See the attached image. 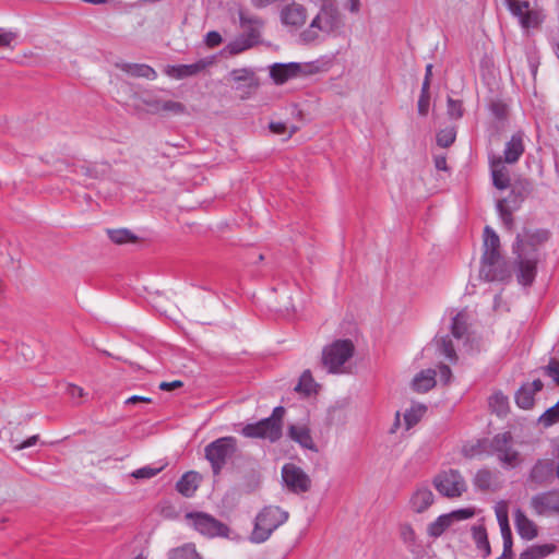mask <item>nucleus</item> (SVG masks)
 Instances as JSON below:
<instances>
[{
    "label": "nucleus",
    "instance_id": "f257e3e1",
    "mask_svg": "<svg viewBox=\"0 0 559 559\" xmlns=\"http://www.w3.org/2000/svg\"><path fill=\"white\" fill-rule=\"evenodd\" d=\"M342 26L343 19L337 5L331 0H324L309 26L300 33V39L312 44L319 39L320 33L331 35Z\"/></svg>",
    "mask_w": 559,
    "mask_h": 559
},
{
    "label": "nucleus",
    "instance_id": "f03ea898",
    "mask_svg": "<svg viewBox=\"0 0 559 559\" xmlns=\"http://www.w3.org/2000/svg\"><path fill=\"white\" fill-rule=\"evenodd\" d=\"M132 107L136 112H146L150 115H174L180 116L187 114L185 104L171 99L163 98L154 90H145L141 93H134L132 96Z\"/></svg>",
    "mask_w": 559,
    "mask_h": 559
},
{
    "label": "nucleus",
    "instance_id": "7ed1b4c3",
    "mask_svg": "<svg viewBox=\"0 0 559 559\" xmlns=\"http://www.w3.org/2000/svg\"><path fill=\"white\" fill-rule=\"evenodd\" d=\"M288 518L289 513L280 507H264L254 519L253 530L249 536L250 542L253 544L266 542Z\"/></svg>",
    "mask_w": 559,
    "mask_h": 559
},
{
    "label": "nucleus",
    "instance_id": "20e7f679",
    "mask_svg": "<svg viewBox=\"0 0 559 559\" xmlns=\"http://www.w3.org/2000/svg\"><path fill=\"white\" fill-rule=\"evenodd\" d=\"M285 408L277 406L272 415L254 424L246 425L241 433L247 438H261L275 442L282 437L283 417Z\"/></svg>",
    "mask_w": 559,
    "mask_h": 559
},
{
    "label": "nucleus",
    "instance_id": "39448f33",
    "mask_svg": "<svg viewBox=\"0 0 559 559\" xmlns=\"http://www.w3.org/2000/svg\"><path fill=\"white\" fill-rule=\"evenodd\" d=\"M237 450V439L231 436L218 438L204 448V456L210 462L214 475L221 474Z\"/></svg>",
    "mask_w": 559,
    "mask_h": 559
},
{
    "label": "nucleus",
    "instance_id": "423d86ee",
    "mask_svg": "<svg viewBox=\"0 0 559 559\" xmlns=\"http://www.w3.org/2000/svg\"><path fill=\"white\" fill-rule=\"evenodd\" d=\"M355 346L350 340H337L322 350L321 364L329 373H342L344 365L353 357Z\"/></svg>",
    "mask_w": 559,
    "mask_h": 559
},
{
    "label": "nucleus",
    "instance_id": "0eeeda50",
    "mask_svg": "<svg viewBox=\"0 0 559 559\" xmlns=\"http://www.w3.org/2000/svg\"><path fill=\"white\" fill-rule=\"evenodd\" d=\"M510 13L518 19L523 29L539 28L546 15L537 4L531 5L526 0H504Z\"/></svg>",
    "mask_w": 559,
    "mask_h": 559
},
{
    "label": "nucleus",
    "instance_id": "6e6552de",
    "mask_svg": "<svg viewBox=\"0 0 559 559\" xmlns=\"http://www.w3.org/2000/svg\"><path fill=\"white\" fill-rule=\"evenodd\" d=\"M186 520L195 531L206 537L228 536V526L207 513L190 512L186 514Z\"/></svg>",
    "mask_w": 559,
    "mask_h": 559
},
{
    "label": "nucleus",
    "instance_id": "1a4fd4ad",
    "mask_svg": "<svg viewBox=\"0 0 559 559\" xmlns=\"http://www.w3.org/2000/svg\"><path fill=\"white\" fill-rule=\"evenodd\" d=\"M432 483L438 492L447 498L461 497L467 490L461 473L452 468L436 475Z\"/></svg>",
    "mask_w": 559,
    "mask_h": 559
},
{
    "label": "nucleus",
    "instance_id": "9d476101",
    "mask_svg": "<svg viewBox=\"0 0 559 559\" xmlns=\"http://www.w3.org/2000/svg\"><path fill=\"white\" fill-rule=\"evenodd\" d=\"M511 432H502L496 435L490 441V451L493 453L498 461L508 466L515 467L521 463L520 453L512 447Z\"/></svg>",
    "mask_w": 559,
    "mask_h": 559
},
{
    "label": "nucleus",
    "instance_id": "9b49d317",
    "mask_svg": "<svg viewBox=\"0 0 559 559\" xmlns=\"http://www.w3.org/2000/svg\"><path fill=\"white\" fill-rule=\"evenodd\" d=\"M513 253L515 254L514 264L518 282L523 286H531L537 274L538 254H535L533 250L522 249L521 245H519L518 251H513Z\"/></svg>",
    "mask_w": 559,
    "mask_h": 559
},
{
    "label": "nucleus",
    "instance_id": "f8f14e48",
    "mask_svg": "<svg viewBox=\"0 0 559 559\" xmlns=\"http://www.w3.org/2000/svg\"><path fill=\"white\" fill-rule=\"evenodd\" d=\"M282 479L287 489L296 495L305 493L311 488L309 475L293 463H287L282 467Z\"/></svg>",
    "mask_w": 559,
    "mask_h": 559
},
{
    "label": "nucleus",
    "instance_id": "ddd939ff",
    "mask_svg": "<svg viewBox=\"0 0 559 559\" xmlns=\"http://www.w3.org/2000/svg\"><path fill=\"white\" fill-rule=\"evenodd\" d=\"M278 19L285 28L289 31L300 29L307 22V8L296 1L283 4L278 10Z\"/></svg>",
    "mask_w": 559,
    "mask_h": 559
},
{
    "label": "nucleus",
    "instance_id": "4468645a",
    "mask_svg": "<svg viewBox=\"0 0 559 559\" xmlns=\"http://www.w3.org/2000/svg\"><path fill=\"white\" fill-rule=\"evenodd\" d=\"M530 506L537 515L559 514V490H549L533 496Z\"/></svg>",
    "mask_w": 559,
    "mask_h": 559
},
{
    "label": "nucleus",
    "instance_id": "2eb2a0df",
    "mask_svg": "<svg viewBox=\"0 0 559 559\" xmlns=\"http://www.w3.org/2000/svg\"><path fill=\"white\" fill-rule=\"evenodd\" d=\"M306 67L298 62L274 63L270 67V76L278 85L307 73Z\"/></svg>",
    "mask_w": 559,
    "mask_h": 559
},
{
    "label": "nucleus",
    "instance_id": "dca6fc26",
    "mask_svg": "<svg viewBox=\"0 0 559 559\" xmlns=\"http://www.w3.org/2000/svg\"><path fill=\"white\" fill-rule=\"evenodd\" d=\"M550 237V233L547 229H525L523 234H518L515 242L513 243V251H518L519 245L522 249L538 254V246L546 242Z\"/></svg>",
    "mask_w": 559,
    "mask_h": 559
},
{
    "label": "nucleus",
    "instance_id": "f3484780",
    "mask_svg": "<svg viewBox=\"0 0 559 559\" xmlns=\"http://www.w3.org/2000/svg\"><path fill=\"white\" fill-rule=\"evenodd\" d=\"M214 63V57H206L191 64L167 66L165 73L174 79L181 80L194 76Z\"/></svg>",
    "mask_w": 559,
    "mask_h": 559
},
{
    "label": "nucleus",
    "instance_id": "a211bd4d",
    "mask_svg": "<svg viewBox=\"0 0 559 559\" xmlns=\"http://www.w3.org/2000/svg\"><path fill=\"white\" fill-rule=\"evenodd\" d=\"M480 277L488 282L507 281L511 277V272L507 262L500 255L497 261H481L479 270Z\"/></svg>",
    "mask_w": 559,
    "mask_h": 559
},
{
    "label": "nucleus",
    "instance_id": "6ab92c4d",
    "mask_svg": "<svg viewBox=\"0 0 559 559\" xmlns=\"http://www.w3.org/2000/svg\"><path fill=\"white\" fill-rule=\"evenodd\" d=\"M555 471L552 461L538 460L531 469L528 480L535 484L534 488L548 485L554 478Z\"/></svg>",
    "mask_w": 559,
    "mask_h": 559
},
{
    "label": "nucleus",
    "instance_id": "aec40b11",
    "mask_svg": "<svg viewBox=\"0 0 559 559\" xmlns=\"http://www.w3.org/2000/svg\"><path fill=\"white\" fill-rule=\"evenodd\" d=\"M239 22L245 31L242 35L255 46L259 45L261 43V31L264 26V21L259 16L240 12Z\"/></svg>",
    "mask_w": 559,
    "mask_h": 559
},
{
    "label": "nucleus",
    "instance_id": "412c9836",
    "mask_svg": "<svg viewBox=\"0 0 559 559\" xmlns=\"http://www.w3.org/2000/svg\"><path fill=\"white\" fill-rule=\"evenodd\" d=\"M525 134L523 131H518L512 134L511 139L506 143L502 160L507 164H515L525 151L524 144Z\"/></svg>",
    "mask_w": 559,
    "mask_h": 559
},
{
    "label": "nucleus",
    "instance_id": "4be33fe9",
    "mask_svg": "<svg viewBox=\"0 0 559 559\" xmlns=\"http://www.w3.org/2000/svg\"><path fill=\"white\" fill-rule=\"evenodd\" d=\"M543 385L539 379L523 384L515 393V403L518 406L523 409L532 408L535 402L534 395L543 389Z\"/></svg>",
    "mask_w": 559,
    "mask_h": 559
},
{
    "label": "nucleus",
    "instance_id": "5701e85b",
    "mask_svg": "<svg viewBox=\"0 0 559 559\" xmlns=\"http://www.w3.org/2000/svg\"><path fill=\"white\" fill-rule=\"evenodd\" d=\"M229 75L236 83H243V94L241 95L242 99L249 97V95L259 86L258 78L251 69H234L230 71Z\"/></svg>",
    "mask_w": 559,
    "mask_h": 559
},
{
    "label": "nucleus",
    "instance_id": "b1692460",
    "mask_svg": "<svg viewBox=\"0 0 559 559\" xmlns=\"http://www.w3.org/2000/svg\"><path fill=\"white\" fill-rule=\"evenodd\" d=\"M514 525L521 538L532 540L538 535L537 525L527 518L525 512L518 508L514 510Z\"/></svg>",
    "mask_w": 559,
    "mask_h": 559
},
{
    "label": "nucleus",
    "instance_id": "393cba45",
    "mask_svg": "<svg viewBox=\"0 0 559 559\" xmlns=\"http://www.w3.org/2000/svg\"><path fill=\"white\" fill-rule=\"evenodd\" d=\"M492 183L499 190H504L510 185L509 170L504 166V162L501 156H492L489 160Z\"/></svg>",
    "mask_w": 559,
    "mask_h": 559
},
{
    "label": "nucleus",
    "instance_id": "a878e982",
    "mask_svg": "<svg viewBox=\"0 0 559 559\" xmlns=\"http://www.w3.org/2000/svg\"><path fill=\"white\" fill-rule=\"evenodd\" d=\"M500 239L497 233L486 226L484 229V253L481 261H497L500 254Z\"/></svg>",
    "mask_w": 559,
    "mask_h": 559
},
{
    "label": "nucleus",
    "instance_id": "bb28decb",
    "mask_svg": "<svg viewBox=\"0 0 559 559\" xmlns=\"http://www.w3.org/2000/svg\"><path fill=\"white\" fill-rule=\"evenodd\" d=\"M433 492L428 487H418L411 497V509L416 513H423L432 506Z\"/></svg>",
    "mask_w": 559,
    "mask_h": 559
},
{
    "label": "nucleus",
    "instance_id": "cd10ccee",
    "mask_svg": "<svg viewBox=\"0 0 559 559\" xmlns=\"http://www.w3.org/2000/svg\"><path fill=\"white\" fill-rule=\"evenodd\" d=\"M288 437L304 449L314 452L318 451L311 437L310 429L306 425H290L288 427Z\"/></svg>",
    "mask_w": 559,
    "mask_h": 559
},
{
    "label": "nucleus",
    "instance_id": "c85d7f7f",
    "mask_svg": "<svg viewBox=\"0 0 559 559\" xmlns=\"http://www.w3.org/2000/svg\"><path fill=\"white\" fill-rule=\"evenodd\" d=\"M436 385V371L426 369L415 376L412 382L414 391L425 393Z\"/></svg>",
    "mask_w": 559,
    "mask_h": 559
},
{
    "label": "nucleus",
    "instance_id": "c756f323",
    "mask_svg": "<svg viewBox=\"0 0 559 559\" xmlns=\"http://www.w3.org/2000/svg\"><path fill=\"white\" fill-rule=\"evenodd\" d=\"M556 550L555 544L532 545L520 554L519 559H544Z\"/></svg>",
    "mask_w": 559,
    "mask_h": 559
},
{
    "label": "nucleus",
    "instance_id": "7c9ffc66",
    "mask_svg": "<svg viewBox=\"0 0 559 559\" xmlns=\"http://www.w3.org/2000/svg\"><path fill=\"white\" fill-rule=\"evenodd\" d=\"M199 486V474L195 472H187L177 481V490L185 497H191Z\"/></svg>",
    "mask_w": 559,
    "mask_h": 559
},
{
    "label": "nucleus",
    "instance_id": "2f4dec72",
    "mask_svg": "<svg viewBox=\"0 0 559 559\" xmlns=\"http://www.w3.org/2000/svg\"><path fill=\"white\" fill-rule=\"evenodd\" d=\"M121 70L134 78H144L147 80H155L157 78L156 71L144 63H123Z\"/></svg>",
    "mask_w": 559,
    "mask_h": 559
},
{
    "label": "nucleus",
    "instance_id": "473e14b6",
    "mask_svg": "<svg viewBox=\"0 0 559 559\" xmlns=\"http://www.w3.org/2000/svg\"><path fill=\"white\" fill-rule=\"evenodd\" d=\"M472 537L478 550L483 551L484 557L491 552L487 531L484 524L472 526Z\"/></svg>",
    "mask_w": 559,
    "mask_h": 559
},
{
    "label": "nucleus",
    "instance_id": "72a5a7b5",
    "mask_svg": "<svg viewBox=\"0 0 559 559\" xmlns=\"http://www.w3.org/2000/svg\"><path fill=\"white\" fill-rule=\"evenodd\" d=\"M519 209V203L515 202L514 205H510V199L499 200L497 203V210L500 218L502 219L504 226L508 229H512L514 225L513 212Z\"/></svg>",
    "mask_w": 559,
    "mask_h": 559
},
{
    "label": "nucleus",
    "instance_id": "f704fd0d",
    "mask_svg": "<svg viewBox=\"0 0 559 559\" xmlns=\"http://www.w3.org/2000/svg\"><path fill=\"white\" fill-rule=\"evenodd\" d=\"M496 516L500 526L502 539L509 544V540H512V532L509 524L508 508L504 502L499 503L496 507Z\"/></svg>",
    "mask_w": 559,
    "mask_h": 559
},
{
    "label": "nucleus",
    "instance_id": "c9c22d12",
    "mask_svg": "<svg viewBox=\"0 0 559 559\" xmlns=\"http://www.w3.org/2000/svg\"><path fill=\"white\" fill-rule=\"evenodd\" d=\"M168 559H202L193 543H187L168 552Z\"/></svg>",
    "mask_w": 559,
    "mask_h": 559
},
{
    "label": "nucleus",
    "instance_id": "e433bc0d",
    "mask_svg": "<svg viewBox=\"0 0 559 559\" xmlns=\"http://www.w3.org/2000/svg\"><path fill=\"white\" fill-rule=\"evenodd\" d=\"M255 45L251 43L248 38H246L242 34L236 37L234 40L228 43L223 49L224 53H228L230 56L239 55Z\"/></svg>",
    "mask_w": 559,
    "mask_h": 559
},
{
    "label": "nucleus",
    "instance_id": "4c0bfd02",
    "mask_svg": "<svg viewBox=\"0 0 559 559\" xmlns=\"http://www.w3.org/2000/svg\"><path fill=\"white\" fill-rule=\"evenodd\" d=\"M453 524L449 513L438 516L432 523L428 525L427 533L431 537L441 536L447 528Z\"/></svg>",
    "mask_w": 559,
    "mask_h": 559
},
{
    "label": "nucleus",
    "instance_id": "58836bf2",
    "mask_svg": "<svg viewBox=\"0 0 559 559\" xmlns=\"http://www.w3.org/2000/svg\"><path fill=\"white\" fill-rule=\"evenodd\" d=\"M451 333L457 340L463 338L466 335L467 314L464 311L457 312L453 317L451 324Z\"/></svg>",
    "mask_w": 559,
    "mask_h": 559
},
{
    "label": "nucleus",
    "instance_id": "ea45409f",
    "mask_svg": "<svg viewBox=\"0 0 559 559\" xmlns=\"http://www.w3.org/2000/svg\"><path fill=\"white\" fill-rule=\"evenodd\" d=\"M107 234L109 239L116 245H124L138 240V237L127 228L108 229Z\"/></svg>",
    "mask_w": 559,
    "mask_h": 559
},
{
    "label": "nucleus",
    "instance_id": "a19ab883",
    "mask_svg": "<svg viewBox=\"0 0 559 559\" xmlns=\"http://www.w3.org/2000/svg\"><path fill=\"white\" fill-rule=\"evenodd\" d=\"M489 406L497 415L503 416L509 409L508 397L502 392H495L489 397Z\"/></svg>",
    "mask_w": 559,
    "mask_h": 559
},
{
    "label": "nucleus",
    "instance_id": "79ce46f5",
    "mask_svg": "<svg viewBox=\"0 0 559 559\" xmlns=\"http://www.w3.org/2000/svg\"><path fill=\"white\" fill-rule=\"evenodd\" d=\"M426 413V406L424 405H415L407 409L404 414V421L406 425V429H411L415 426Z\"/></svg>",
    "mask_w": 559,
    "mask_h": 559
},
{
    "label": "nucleus",
    "instance_id": "37998d69",
    "mask_svg": "<svg viewBox=\"0 0 559 559\" xmlns=\"http://www.w3.org/2000/svg\"><path fill=\"white\" fill-rule=\"evenodd\" d=\"M316 386L317 384L312 378L310 370H305L295 390L298 392H302L306 395H310L311 393L316 392Z\"/></svg>",
    "mask_w": 559,
    "mask_h": 559
},
{
    "label": "nucleus",
    "instance_id": "c03bdc74",
    "mask_svg": "<svg viewBox=\"0 0 559 559\" xmlns=\"http://www.w3.org/2000/svg\"><path fill=\"white\" fill-rule=\"evenodd\" d=\"M474 485L480 490H488L492 485V474L488 469H479L474 477Z\"/></svg>",
    "mask_w": 559,
    "mask_h": 559
},
{
    "label": "nucleus",
    "instance_id": "a18cd8bd",
    "mask_svg": "<svg viewBox=\"0 0 559 559\" xmlns=\"http://www.w3.org/2000/svg\"><path fill=\"white\" fill-rule=\"evenodd\" d=\"M559 421V401L548 408L540 417L539 423L545 426L549 427L556 423Z\"/></svg>",
    "mask_w": 559,
    "mask_h": 559
},
{
    "label": "nucleus",
    "instance_id": "49530a36",
    "mask_svg": "<svg viewBox=\"0 0 559 559\" xmlns=\"http://www.w3.org/2000/svg\"><path fill=\"white\" fill-rule=\"evenodd\" d=\"M440 353L451 361L456 359V353L453 343L449 336H443L438 341Z\"/></svg>",
    "mask_w": 559,
    "mask_h": 559
},
{
    "label": "nucleus",
    "instance_id": "de8ad7c7",
    "mask_svg": "<svg viewBox=\"0 0 559 559\" xmlns=\"http://www.w3.org/2000/svg\"><path fill=\"white\" fill-rule=\"evenodd\" d=\"M429 104H430L429 88H427V84H423L420 96L418 99V114L420 116H426L428 114Z\"/></svg>",
    "mask_w": 559,
    "mask_h": 559
},
{
    "label": "nucleus",
    "instance_id": "09e8293b",
    "mask_svg": "<svg viewBox=\"0 0 559 559\" xmlns=\"http://www.w3.org/2000/svg\"><path fill=\"white\" fill-rule=\"evenodd\" d=\"M455 141V131L444 129L437 134V144L441 147H449Z\"/></svg>",
    "mask_w": 559,
    "mask_h": 559
},
{
    "label": "nucleus",
    "instance_id": "8fccbe9b",
    "mask_svg": "<svg viewBox=\"0 0 559 559\" xmlns=\"http://www.w3.org/2000/svg\"><path fill=\"white\" fill-rule=\"evenodd\" d=\"M400 536L402 540L408 546H413L416 544V534L413 530L412 525L408 523H404L400 526Z\"/></svg>",
    "mask_w": 559,
    "mask_h": 559
},
{
    "label": "nucleus",
    "instance_id": "3c124183",
    "mask_svg": "<svg viewBox=\"0 0 559 559\" xmlns=\"http://www.w3.org/2000/svg\"><path fill=\"white\" fill-rule=\"evenodd\" d=\"M162 469L163 467L144 466L135 469L132 476L138 479H150L156 476Z\"/></svg>",
    "mask_w": 559,
    "mask_h": 559
},
{
    "label": "nucleus",
    "instance_id": "603ef678",
    "mask_svg": "<svg viewBox=\"0 0 559 559\" xmlns=\"http://www.w3.org/2000/svg\"><path fill=\"white\" fill-rule=\"evenodd\" d=\"M448 114L453 119H459L463 116V105L461 100L448 98Z\"/></svg>",
    "mask_w": 559,
    "mask_h": 559
},
{
    "label": "nucleus",
    "instance_id": "864d4df0",
    "mask_svg": "<svg viewBox=\"0 0 559 559\" xmlns=\"http://www.w3.org/2000/svg\"><path fill=\"white\" fill-rule=\"evenodd\" d=\"M452 522L462 521L471 519L475 515V510L473 508H465V509H459L454 510L449 513Z\"/></svg>",
    "mask_w": 559,
    "mask_h": 559
},
{
    "label": "nucleus",
    "instance_id": "5fc2aeb1",
    "mask_svg": "<svg viewBox=\"0 0 559 559\" xmlns=\"http://www.w3.org/2000/svg\"><path fill=\"white\" fill-rule=\"evenodd\" d=\"M38 435H34L24 441H20V439H11V444L14 450L20 451L35 445L38 442Z\"/></svg>",
    "mask_w": 559,
    "mask_h": 559
},
{
    "label": "nucleus",
    "instance_id": "6e6d98bb",
    "mask_svg": "<svg viewBox=\"0 0 559 559\" xmlns=\"http://www.w3.org/2000/svg\"><path fill=\"white\" fill-rule=\"evenodd\" d=\"M223 37L216 31H211L205 35L204 43L209 48L217 47L222 44Z\"/></svg>",
    "mask_w": 559,
    "mask_h": 559
},
{
    "label": "nucleus",
    "instance_id": "4d7b16f0",
    "mask_svg": "<svg viewBox=\"0 0 559 559\" xmlns=\"http://www.w3.org/2000/svg\"><path fill=\"white\" fill-rule=\"evenodd\" d=\"M547 373L559 385V362L552 361L547 366Z\"/></svg>",
    "mask_w": 559,
    "mask_h": 559
},
{
    "label": "nucleus",
    "instance_id": "13d9d810",
    "mask_svg": "<svg viewBox=\"0 0 559 559\" xmlns=\"http://www.w3.org/2000/svg\"><path fill=\"white\" fill-rule=\"evenodd\" d=\"M513 540H509V544H507L506 540H503V551L500 557L497 559H513V551H512Z\"/></svg>",
    "mask_w": 559,
    "mask_h": 559
},
{
    "label": "nucleus",
    "instance_id": "bf43d9fd",
    "mask_svg": "<svg viewBox=\"0 0 559 559\" xmlns=\"http://www.w3.org/2000/svg\"><path fill=\"white\" fill-rule=\"evenodd\" d=\"M439 373H440L441 381H443L445 384L450 382L452 371L449 366L441 365L439 367Z\"/></svg>",
    "mask_w": 559,
    "mask_h": 559
},
{
    "label": "nucleus",
    "instance_id": "052dcab7",
    "mask_svg": "<svg viewBox=\"0 0 559 559\" xmlns=\"http://www.w3.org/2000/svg\"><path fill=\"white\" fill-rule=\"evenodd\" d=\"M182 385L183 383L181 381L175 380L171 382H160L158 388L163 391H171L181 388Z\"/></svg>",
    "mask_w": 559,
    "mask_h": 559
},
{
    "label": "nucleus",
    "instance_id": "680f3d73",
    "mask_svg": "<svg viewBox=\"0 0 559 559\" xmlns=\"http://www.w3.org/2000/svg\"><path fill=\"white\" fill-rule=\"evenodd\" d=\"M68 393L72 399H79L84 395L83 389L74 384L68 385Z\"/></svg>",
    "mask_w": 559,
    "mask_h": 559
},
{
    "label": "nucleus",
    "instance_id": "e2e57ef3",
    "mask_svg": "<svg viewBox=\"0 0 559 559\" xmlns=\"http://www.w3.org/2000/svg\"><path fill=\"white\" fill-rule=\"evenodd\" d=\"M270 129L274 133L282 134L286 131V124L283 122H271Z\"/></svg>",
    "mask_w": 559,
    "mask_h": 559
},
{
    "label": "nucleus",
    "instance_id": "0e129e2a",
    "mask_svg": "<svg viewBox=\"0 0 559 559\" xmlns=\"http://www.w3.org/2000/svg\"><path fill=\"white\" fill-rule=\"evenodd\" d=\"M11 41L12 35L0 29V47H8L11 44Z\"/></svg>",
    "mask_w": 559,
    "mask_h": 559
},
{
    "label": "nucleus",
    "instance_id": "69168bd1",
    "mask_svg": "<svg viewBox=\"0 0 559 559\" xmlns=\"http://www.w3.org/2000/svg\"><path fill=\"white\" fill-rule=\"evenodd\" d=\"M507 199H510V205H514L515 202L519 203V205L521 204V202L524 200V195L521 194V193H515V190L513 189L511 191V194L507 198Z\"/></svg>",
    "mask_w": 559,
    "mask_h": 559
},
{
    "label": "nucleus",
    "instance_id": "338daca9",
    "mask_svg": "<svg viewBox=\"0 0 559 559\" xmlns=\"http://www.w3.org/2000/svg\"><path fill=\"white\" fill-rule=\"evenodd\" d=\"M432 68L433 66L431 63L426 66V73L423 84H427V88H430V81L432 76Z\"/></svg>",
    "mask_w": 559,
    "mask_h": 559
},
{
    "label": "nucleus",
    "instance_id": "774afa93",
    "mask_svg": "<svg viewBox=\"0 0 559 559\" xmlns=\"http://www.w3.org/2000/svg\"><path fill=\"white\" fill-rule=\"evenodd\" d=\"M138 402H145V403H150L151 402V399L150 397H144V396H139V395H133L131 397H129L126 403L127 404H135Z\"/></svg>",
    "mask_w": 559,
    "mask_h": 559
}]
</instances>
